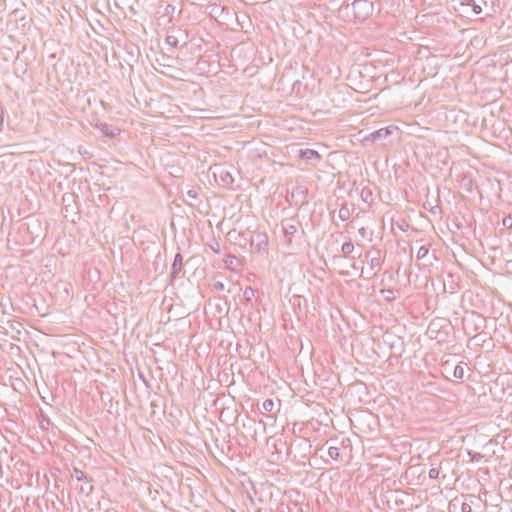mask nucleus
Instances as JSON below:
<instances>
[{
    "label": "nucleus",
    "mask_w": 512,
    "mask_h": 512,
    "mask_svg": "<svg viewBox=\"0 0 512 512\" xmlns=\"http://www.w3.org/2000/svg\"><path fill=\"white\" fill-rule=\"evenodd\" d=\"M282 231L284 234L285 242L289 247L293 246L294 239L300 241L304 235V231H299L301 222L295 218H286L281 222Z\"/></svg>",
    "instance_id": "f257e3e1"
},
{
    "label": "nucleus",
    "mask_w": 512,
    "mask_h": 512,
    "mask_svg": "<svg viewBox=\"0 0 512 512\" xmlns=\"http://www.w3.org/2000/svg\"><path fill=\"white\" fill-rule=\"evenodd\" d=\"M215 181L219 186L224 188H232L234 178L232 176V167L223 164H216L212 168Z\"/></svg>",
    "instance_id": "f03ea898"
},
{
    "label": "nucleus",
    "mask_w": 512,
    "mask_h": 512,
    "mask_svg": "<svg viewBox=\"0 0 512 512\" xmlns=\"http://www.w3.org/2000/svg\"><path fill=\"white\" fill-rule=\"evenodd\" d=\"M374 130V132L370 133L369 135H363V130H359L358 133L354 134L352 136V143L355 144L356 142L362 143L364 146H368L369 144L374 143L380 138H385L392 134V130Z\"/></svg>",
    "instance_id": "7ed1b4c3"
},
{
    "label": "nucleus",
    "mask_w": 512,
    "mask_h": 512,
    "mask_svg": "<svg viewBox=\"0 0 512 512\" xmlns=\"http://www.w3.org/2000/svg\"><path fill=\"white\" fill-rule=\"evenodd\" d=\"M180 275H182V276L184 275L183 256L180 252H178L174 257V261H173L172 267H171V273H170L171 281H174Z\"/></svg>",
    "instance_id": "20e7f679"
},
{
    "label": "nucleus",
    "mask_w": 512,
    "mask_h": 512,
    "mask_svg": "<svg viewBox=\"0 0 512 512\" xmlns=\"http://www.w3.org/2000/svg\"><path fill=\"white\" fill-rule=\"evenodd\" d=\"M299 157L301 160L310 163V164H317L321 160L320 154L313 149H300L299 150Z\"/></svg>",
    "instance_id": "39448f33"
},
{
    "label": "nucleus",
    "mask_w": 512,
    "mask_h": 512,
    "mask_svg": "<svg viewBox=\"0 0 512 512\" xmlns=\"http://www.w3.org/2000/svg\"><path fill=\"white\" fill-rule=\"evenodd\" d=\"M251 245L255 247L257 251H266L268 246V240L265 234H257L256 239L251 240Z\"/></svg>",
    "instance_id": "423d86ee"
},
{
    "label": "nucleus",
    "mask_w": 512,
    "mask_h": 512,
    "mask_svg": "<svg viewBox=\"0 0 512 512\" xmlns=\"http://www.w3.org/2000/svg\"><path fill=\"white\" fill-rule=\"evenodd\" d=\"M370 270L373 271L375 269H380L381 267V260L379 257H372L369 261ZM376 275V272H370L367 276H363V273L361 274V277L364 279H370Z\"/></svg>",
    "instance_id": "0eeeda50"
},
{
    "label": "nucleus",
    "mask_w": 512,
    "mask_h": 512,
    "mask_svg": "<svg viewBox=\"0 0 512 512\" xmlns=\"http://www.w3.org/2000/svg\"><path fill=\"white\" fill-rule=\"evenodd\" d=\"M72 477L75 478L77 481H82V482H85L86 484H89L92 482V478L88 477L85 472H83L82 470H80L77 467L73 468Z\"/></svg>",
    "instance_id": "6e6552de"
},
{
    "label": "nucleus",
    "mask_w": 512,
    "mask_h": 512,
    "mask_svg": "<svg viewBox=\"0 0 512 512\" xmlns=\"http://www.w3.org/2000/svg\"><path fill=\"white\" fill-rule=\"evenodd\" d=\"M120 131L121 130H105V129H102V130H100L101 137H99V138L102 139V141L105 143L107 139L115 138L119 134Z\"/></svg>",
    "instance_id": "1a4fd4ad"
},
{
    "label": "nucleus",
    "mask_w": 512,
    "mask_h": 512,
    "mask_svg": "<svg viewBox=\"0 0 512 512\" xmlns=\"http://www.w3.org/2000/svg\"><path fill=\"white\" fill-rule=\"evenodd\" d=\"M223 261L228 267L232 269L236 268L239 265V260L237 259L236 256L232 254L225 255Z\"/></svg>",
    "instance_id": "9d476101"
},
{
    "label": "nucleus",
    "mask_w": 512,
    "mask_h": 512,
    "mask_svg": "<svg viewBox=\"0 0 512 512\" xmlns=\"http://www.w3.org/2000/svg\"><path fill=\"white\" fill-rule=\"evenodd\" d=\"M351 212L346 205H342L338 212V217L341 221H346L350 218Z\"/></svg>",
    "instance_id": "9b49d317"
},
{
    "label": "nucleus",
    "mask_w": 512,
    "mask_h": 512,
    "mask_svg": "<svg viewBox=\"0 0 512 512\" xmlns=\"http://www.w3.org/2000/svg\"><path fill=\"white\" fill-rule=\"evenodd\" d=\"M354 251V245L352 242H345L341 246V252L344 256L350 255Z\"/></svg>",
    "instance_id": "f8f14e48"
},
{
    "label": "nucleus",
    "mask_w": 512,
    "mask_h": 512,
    "mask_svg": "<svg viewBox=\"0 0 512 512\" xmlns=\"http://www.w3.org/2000/svg\"><path fill=\"white\" fill-rule=\"evenodd\" d=\"M328 455L333 460H339L341 458L340 449L338 447L331 446L328 448Z\"/></svg>",
    "instance_id": "ddd939ff"
},
{
    "label": "nucleus",
    "mask_w": 512,
    "mask_h": 512,
    "mask_svg": "<svg viewBox=\"0 0 512 512\" xmlns=\"http://www.w3.org/2000/svg\"><path fill=\"white\" fill-rule=\"evenodd\" d=\"M199 190H200L199 187H193V188L187 190L186 195L192 200H198Z\"/></svg>",
    "instance_id": "4468645a"
},
{
    "label": "nucleus",
    "mask_w": 512,
    "mask_h": 512,
    "mask_svg": "<svg viewBox=\"0 0 512 512\" xmlns=\"http://www.w3.org/2000/svg\"><path fill=\"white\" fill-rule=\"evenodd\" d=\"M453 376L457 379H462L464 377V368L463 366L456 365L453 370Z\"/></svg>",
    "instance_id": "2eb2a0df"
},
{
    "label": "nucleus",
    "mask_w": 512,
    "mask_h": 512,
    "mask_svg": "<svg viewBox=\"0 0 512 512\" xmlns=\"http://www.w3.org/2000/svg\"><path fill=\"white\" fill-rule=\"evenodd\" d=\"M274 408V402L272 399H266L263 403H262V409L263 411L265 412H271Z\"/></svg>",
    "instance_id": "dca6fc26"
},
{
    "label": "nucleus",
    "mask_w": 512,
    "mask_h": 512,
    "mask_svg": "<svg viewBox=\"0 0 512 512\" xmlns=\"http://www.w3.org/2000/svg\"><path fill=\"white\" fill-rule=\"evenodd\" d=\"M361 198L364 202L368 203L372 201V192L370 189H363L361 192Z\"/></svg>",
    "instance_id": "f3484780"
},
{
    "label": "nucleus",
    "mask_w": 512,
    "mask_h": 512,
    "mask_svg": "<svg viewBox=\"0 0 512 512\" xmlns=\"http://www.w3.org/2000/svg\"><path fill=\"white\" fill-rule=\"evenodd\" d=\"M428 252H429L428 246H421L417 251V259L420 260V259L425 258L427 256Z\"/></svg>",
    "instance_id": "a211bd4d"
},
{
    "label": "nucleus",
    "mask_w": 512,
    "mask_h": 512,
    "mask_svg": "<svg viewBox=\"0 0 512 512\" xmlns=\"http://www.w3.org/2000/svg\"><path fill=\"white\" fill-rule=\"evenodd\" d=\"M468 456L472 462H478L483 458L481 453L475 451H468Z\"/></svg>",
    "instance_id": "6ab92c4d"
},
{
    "label": "nucleus",
    "mask_w": 512,
    "mask_h": 512,
    "mask_svg": "<svg viewBox=\"0 0 512 512\" xmlns=\"http://www.w3.org/2000/svg\"><path fill=\"white\" fill-rule=\"evenodd\" d=\"M94 490V487L91 483L81 486L80 491L86 495H90Z\"/></svg>",
    "instance_id": "aec40b11"
},
{
    "label": "nucleus",
    "mask_w": 512,
    "mask_h": 512,
    "mask_svg": "<svg viewBox=\"0 0 512 512\" xmlns=\"http://www.w3.org/2000/svg\"><path fill=\"white\" fill-rule=\"evenodd\" d=\"M244 297L247 301H250L252 297L254 296V290L251 287H246L244 290Z\"/></svg>",
    "instance_id": "412c9836"
},
{
    "label": "nucleus",
    "mask_w": 512,
    "mask_h": 512,
    "mask_svg": "<svg viewBox=\"0 0 512 512\" xmlns=\"http://www.w3.org/2000/svg\"><path fill=\"white\" fill-rule=\"evenodd\" d=\"M439 473H440L439 468L434 467V468H431V469L429 470V472H428V476H429V478H431V479H437V478H438V476H439Z\"/></svg>",
    "instance_id": "4be33fe9"
},
{
    "label": "nucleus",
    "mask_w": 512,
    "mask_h": 512,
    "mask_svg": "<svg viewBox=\"0 0 512 512\" xmlns=\"http://www.w3.org/2000/svg\"><path fill=\"white\" fill-rule=\"evenodd\" d=\"M502 225H503V227H505L507 229L512 228V217L511 216L504 217L502 220Z\"/></svg>",
    "instance_id": "5701e85b"
},
{
    "label": "nucleus",
    "mask_w": 512,
    "mask_h": 512,
    "mask_svg": "<svg viewBox=\"0 0 512 512\" xmlns=\"http://www.w3.org/2000/svg\"><path fill=\"white\" fill-rule=\"evenodd\" d=\"M212 289L214 291H223L225 289V285L221 281H217L212 285Z\"/></svg>",
    "instance_id": "b1692460"
},
{
    "label": "nucleus",
    "mask_w": 512,
    "mask_h": 512,
    "mask_svg": "<svg viewBox=\"0 0 512 512\" xmlns=\"http://www.w3.org/2000/svg\"><path fill=\"white\" fill-rule=\"evenodd\" d=\"M462 512H472V507L469 503L463 502L461 505Z\"/></svg>",
    "instance_id": "393cba45"
},
{
    "label": "nucleus",
    "mask_w": 512,
    "mask_h": 512,
    "mask_svg": "<svg viewBox=\"0 0 512 512\" xmlns=\"http://www.w3.org/2000/svg\"><path fill=\"white\" fill-rule=\"evenodd\" d=\"M211 249L214 253L219 254L220 253V245L219 243L215 242L213 245H210Z\"/></svg>",
    "instance_id": "a878e982"
},
{
    "label": "nucleus",
    "mask_w": 512,
    "mask_h": 512,
    "mask_svg": "<svg viewBox=\"0 0 512 512\" xmlns=\"http://www.w3.org/2000/svg\"><path fill=\"white\" fill-rule=\"evenodd\" d=\"M472 9L475 14H480L482 12L481 6L475 3L472 5Z\"/></svg>",
    "instance_id": "bb28decb"
},
{
    "label": "nucleus",
    "mask_w": 512,
    "mask_h": 512,
    "mask_svg": "<svg viewBox=\"0 0 512 512\" xmlns=\"http://www.w3.org/2000/svg\"><path fill=\"white\" fill-rule=\"evenodd\" d=\"M437 210L440 212V210H441V209L439 208V206H435V207H433V208L431 209V212H432L433 214H435V213L437 212Z\"/></svg>",
    "instance_id": "cd10ccee"
},
{
    "label": "nucleus",
    "mask_w": 512,
    "mask_h": 512,
    "mask_svg": "<svg viewBox=\"0 0 512 512\" xmlns=\"http://www.w3.org/2000/svg\"><path fill=\"white\" fill-rule=\"evenodd\" d=\"M359 233H360L362 236H365L366 229H365L364 227L360 228V229H359Z\"/></svg>",
    "instance_id": "c85d7f7f"
},
{
    "label": "nucleus",
    "mask_w": 512,
    "mask_h": 512,
    "mask_svg": "<svg viewBox=\"0 0 512 512\" xmlns=\"http://www.w3.org/2000/svg\"><path fill=\"white\" fill-rule=\"evenodd\" d=\"M472 317H475L477 319H482L481 315L480 314H477V313H472L471 315Z\"/></svg>",
    "instance_id": "c756f323"
},
{
    "label": "nucleus",
    "mask_w": 512,
    "mask_h": 512,
    "mask_svg": "<svg viewBox=\"0 0 512 512\" xmlns=\"http://www.w3.org/2000/svg\"><path fill=\"white\" fill-rule=\"evenodd\" d=\"M505 131L508 132L509 134H512V129L505 130Z\"/></svg>",
    "instance_id": "7c9ffc66"
}]
</instances>
